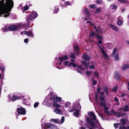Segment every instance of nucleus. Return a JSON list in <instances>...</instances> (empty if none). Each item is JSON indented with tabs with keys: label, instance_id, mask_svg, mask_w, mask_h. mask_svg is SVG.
I'll return each instance as SVG.
<instances>
[{
	"label": "nucleus",
	"instance_id": "nucleus-61",
	"mask_svg": "<svg viewBox=\"0 0 129 129\" xmlns=\"http://www.w3.org/2000/svg\"><path fill=\"white\" fill-rule=\"evenodd\" d=\"M119 129H126V127L125 126H121Z\"/></svg>",
	"mask_w": 129,
	"mask_h": 129
},
{
	"label": "nucleus",
	"instance_id": "nucleus-36",
	"mask_svg": "<svg viewBox=\"0 0 129 129\" xmlns=\"http://www.w3.org/2000/svg\"><path fill=\"white\" fill-rule=\"evenodd\" d=\"M63 65H66L67 66H69L70 67H71V63H69V62L68 61H67L63 63Z\"/></svg>",
	"mask_w": 129,
	"mask_h": 129
},
{
	"label": "nucleus",
	"instance_id": "nucleus-5",
	"mask_svg": "<svg viewBox=\"0 0 129 129\" xmlns=\"http://www.w3.org/2000/svg\"><path fill=\"white\" fill-rule=\"evenodd\" d=\"M23 24L22 23H19L17 24L16 25H12L8 27V29L9 30L16 31L17 29H20L23 27Z\"/></svg>",
	"mask_w": 129,
	"mask_h": 129
},
{
	"label": "nucleus",
	"instance_id": "nucleus-28",
	"mask_svg": "<svg viewBox=\"0 0 129 129\" xmlns=\"http://www.w3.org/2000/svg\"><path fill=\"white\" fill-rule=\"evenodd\" d=\"M81 63H82L84 66L87 68H88V67L89 64V62H87L84 61H81Z\"/></svg>",
	"mask_w": 129,
	"mask_h": 129
},
{
	"label": "nucleus",
	"instance_id": "nucleus-45",
	"mask_svg": "<svg viewBox=\"0 0 129 129\" xmlns=\"http://www.w3.org/2000/svg\"><path fill=\"white\" fill-rule=\"evenodd\" d=\"M104 109L105 110V113H107V114H108V107H104Z\"/></svg>",
	"mask_w": 129,
	"mask_h": 129
},
{
	"label": "nucleus",
	"instance_id": "nucleus-23",
	"mask_svg": "<svg viewBox=\"0 0 129 129\" xmlns=\"http://www.w3.org/2000/svg\"><path fill=\"white\" fill-rule=\"evenodd\" d=\"M82 58L83 59L86 61H89L90 59V57L86 54H83L82 56Z\"/></svg>",
	"mask_w": 129,
	"mask_h": 129
},
{
	"label": "nucleus",
	"instance_id": "nucleus-53",
	"mask_svg": "<svg viewBox=\"0 0 129 129\" xmlns=\"http://www.w3.org/2000/svg\"><path fill=\"white\" fill-rule=\"evenodd\" d=\"M96 2L98 4H100L102 2V0H96Z\"/></svg>",
	"mask_w": 129,
	"mask_h": 129
},
{
	"label": "nucleus",
	"instance_id": "nucleus-26",
	"mask_svg": "<svg viewBox=\"0 0 129 129\" xmlns=\"http://www.w3.org/2000/svg\"><path fill=\"white\" fill-rule=\"evenodd\" d=\"M26 19L27 22H30V21L34 19V18L32 17L29 15L27 16Z\"/></svg>",
	"mask_w": 129,
	"mask_h": 129
},
{
	"label": "nucleus",
	"instance_id": "nucleus-19",
	"mask_svg": "<svg viewBox=\"0 0 129 129\" xmlns=\"http://www.w3.org/2000/svg\"><path fill=\"white\" fill-rule=\"evenodd\" d=\"M24 34L25 35H27L28 36L31 37H33V34L32 31L29 30L28 31H24Z\"/></svg>",
	"mask_w": 129,
	"mask_h": 129
},
{
	"label": "nucleus",
	"instance_id": "nucleus-51",
	"mask_svg": "<svg viewBox=\"0 0 129 129\" xmlns=\"http://www.w3.org/2000/svg\"><path fill=\"white\" fill-rule=\"evenodd\" d=\"M89 68L90 69H94L95 68V66L94 64L90 65L89 66Z\"/></svg>",
	"mask_w": 129,
	"mask_h": 129
},
{
	"label": "nucleus",
	"instance_id": "nucleus-6",
	"mask_svg": "<svg viewBox=\"0 0 129 129\" xmlns=\"http://www.w3.org/2000/svg\"><path fill=\"white\" fill-rule=\"evenodd\" d=\"M71 103L69 102H67L65 104V106L66 108H68V111L70 112H72L75 110L76 105L78 104H79L77 102L74 103L73 106L72 107Z\"/></svg>",
	"mask_w": 129,
	"mask_h": 129
},
{
	"label": "nucleus",
	"instance_id": "nucleus-58",
	"mask_svg": "<svg viewBox=\"0 0 129 129\" xmlns=\"http://www.w3.org/2000/svg\"><path fill=\"white\" fill-rule=\"evenodd\" d=\"M65 4L68 5H71V3L69 1H68L67 2H65Z\"/></svg>",
	"mask_w": 129,
	"mask_h": 129
},
{
	"label": "nucleus",
	"instance_id": "nucleus-20",
	"mask_svg": "<svg viewBox=\"0 0 129 129\" xmlns=\"http://www.w3.org/2000/svg\"><path fill=\"white\" fill-rule=\"evenodd\" d=\"M32 17L34 18V19L35 18L38 16L37 13L34 11H33L31 12L30 14L29 15Z\"/></svg>",
	"mask_w": 129,
	"mask_h": 129
},
{
	"label": "nucleus",
	"instance_id": "nucleus-41",
	"mask_svg": "<svg viewBox=\"0 0 129 129\" xmlns=\"http://www.w3.org/2000/svg\"><path fill=\"white\" fill-rule=\"evenodd\" d=\"M92 72V71H86V74L88 76H89L90 74Z\"/></svg>",
	"mask_w": 129,
	"mask_h": 129
},
{
	"label": "nucleus",
	"instance_id": "nucleus-12",
	"mask_svg": "<svg viewBox=\"0 0 129 129\" xmlns=\"http://www.w3.org/2000/svg\"><path fill=\"white\" fill-rule=\"evenodd\" d=\"M57 103L54 102L52 103H47V104H50L53 105V107L55 108L54 109H59L61 107V105Z\"/></svg>",
	"mask_w": 129,
	"mask_h": 129
},
{
	"label": "nucleus",
	"instance_id": "nucleus-63",
	"mask_svg": "<svg viewBox=\"0 0 129 129\" xmlns=\"http://www.w3.org/2000/svg\"><path fill=\"white\" fill-rule=\"evenodd\" d=\"M58 10L57 8H56L54 10V12L55 13H57L58 11Z\"/></svg>",
	"mask_w": 129,
	"mask_h": 129
},
{
	"label": "nucleus",
	"instance_id": "nucleus-2",
	"mask_svg": "<svg viewBox=\"0 0 129 129\" xmlns=\"http://www.w3.org/2000/svg\"><path fill=\"white\" fill-rule=\"evenodd\" d=\"M88 114L90 118L94 121L96 123V125H95L94 123L91 121L90 119L88 118H86V119L87 123L89 124L92 127L98 128V129H102V127L96 119V117L94 113L92 112H90V113H88Z\"/></svg>",
	"mask_w": 129,
	"mask_h": 129
},
{
	"label": "nucleus",
	"instance_id": "nucleus-44",
	"mask_svg": "<svg viewBox=\"0 0 129 129\" xmlns=\"http://www.w3.org/2000/svg\"><path fill=\"white\" fill-rule=\"evenodd\" d=\"M2 30L4 31H8L9 30L8 27L7 28L6 27H5L4 28H3Z\"/></svg>",
	"mask_w": 129,
	"mask_h": 129
},
{
	"label": "nucleus",
	"instance_id": "nucleus-62",
	"mask_svg": "<svg viewBox=\"0 0 129 129\" xmlns=\"http://www.w3.org/2000/svg\"><path fill=\"white\" fill-rule=\"evenodd\" d=\"M28 38H26L24 39V42L25 43H27L28 41Z\"/></svg>",
	"mask_w": 129,
	"mask_h": 129
},
{
	"label": "nucleus",
	"instance_id": "nucleus-29",
	"mask_svg": "<svg viewBox=\"0 0 129 129\" xmlns=\"http://www.w3.org/2000/svg\"><path fill=\"white\" fill-rule=\"evenodd\" d=\"M116 7L114 5L112 4L110 6V9L112 10V11H114L116 10Z\"/></svg>",
	"mask_w": 129,
	"mask_h": 129
},
{
	"label": "nucleus",
	"instance_id": "nucleus-3",
	"mask_svg": "<svg viewBox=\"0 0 129 129\" xmlns=\"http://www.w3.org/2000/svg\"><path fill=\"white\" fill-rule=\"evenodd\" d=\"M61 97L56 96V94L55 93H51L46 97L44 102L45 101L47 103L54 102L57 103V102H60L61 101Z\"/></svg>",
	"mask_w": 129,
	"mask_h": 129
},
{
	"label": "nucleus",
	"instance_id": "nucleus-42",
	"mask_svg": "<svg viewBox=\"0 0 129 129\" xmlns=\"http://www.w3.org/2000/svg\"><path fill=\"white\" fill-rule=\"evenodd\" d=\"M114 126L115 128H117L119 126V124L118 123L114 124Z\"/></svg>",
	"mask_w": 129,
	"mask_h": 129
},
{
	"label": "nucleus",
	"instance_id": "nucleus-32",
	"mask_svg": "<svg viewBox=\"0 0 129 129\" xmlns=\"http://www.w3.org/2000/svg\"><path fill=\"white\" fill-rule=\"evenodd\" d=\"M50 121H53L54 123H57L59 122L60 120L58 119H52L50 120Z\"/></svg>",
	"mask_w": 129,
	"mask_h": 129
},
{
	"label": "nucleus",
	"instance_id": "nucleus-33",
	"mask_svg": "<svg viewBox=\"0 0 129 129\" xmlns=\"http://www.w3.org/2000/svg\"><path fill=\"white\" fill-rule=\"evenodd\" d=\"M122 69L124 70L129 68V64H123L122 67Z\"/></svg>",
	"mask_w": 129,
	"mask_h": 129
},
{
	"label": "nucleus",
	"instance_id": "nucleus-24",
	"mask_svg": "<svg viewBox=\"0 0 129 129\" xmlns=\"http://www.w3.org/2000/svg\"><path fill=\"white\" fill-rule=\"evenodd\" d=\"M29 99V97L28 96H27L24 98L23 100L24 104L25 105L27 104Z\"/></svg>",
	"mask_w": 129,
	"mask_h": 129
},
{
	"label": "nucleus",
	"instance_id": "nucleus-37",
	"mask_svg": "<svg viewBox=\"0 0 129 129\" xmlns=\"http://www.w3.org/2000/svg\"><path fill=\"white\" fill-rule=\"evenodd\" d=\"M103 89L104 91L105 92L107 95L108 94V92L107 91L108 88L105 86H104L103 87Z\"/></svg>",
	"mask_w": 129,
	"mask_h": 129
},
{
	"label": "nucleus",
	"instance_id": "nucleus-14",
	"mask_svg": "<svg viewBox=\"0 0 129 129\" xmlns=\"http://www.w3.org/2000/svg\"><path fill=\"white\" fill-rule=\"evenodd\" d=\"M118 20L117 22V24L119 26L121 25H122L123 22V19L121 17L119 16L118 18Z\"/></svg>",
	"mask_w": 129,
	"mask_h": 129
},
{
	"label": "nucleus",
	"instance_id": "nucleus-52",
	"mask_svg": "<svg viewBox=\"0 0 129 129\" xmlns=\"http://www.w3.org/2000/svg\"><path fill=\"white\" fill-rule=\"evenodd\" d=\"M74 49L75 51H79V47L77 46H75L74 47Z\"/></svg>",
	"mask_w": 129,
	"mask_h": 129
},
{
	"label": "nucleus",
	"instance_id": "nucleus-47",
	"mask_svg": "<svg viewBox=\"0 0 129 129\" xmlns=\"http://www.w3.org/2000/svg\"><path fill=\"white\" fill-rule=\"evenodd\" d=\"M92 79L93 81V85H95L97 84V81L96 80H94L93 78H92Z\"/></svg>",
	"mask_w": 129,
	"mask_h": 129
},
{
	"label": "nucleus",
	"instance_id": "nucleus-46",
	"mask_svg": "<svg viewBox=\"0 0 129 129\" xmlns=\"http://www.w3.org/2000/svg\"><path fill=\"white\" fill-rule=\"evenodd\" d=\"M70 57L71 58H75V55L74 53H71V55H70Z\"/></svg>",
	"mask_w": 129,
	"mask_h": 129
},
{
	"label": "nucleus",
	"instance_id": "nucleus-15",
	"mask_svg": "<svg viewBox=\"0 0 129 129\" xmlns=\"http://www.w3.org/2000/svg\"><path fill=\"white\" fill-rule=\"evenodd\" d=\"M120 122L123 125L129 124L128 120L124 118L121 119L120 120Z\"/></svg>",
	"mask_w": 129,
	"mask_h": 129
},
{
	"label": "nucleus",
	"instance_id": "nucleus-9",
	"mask_svg": "<svg viewBox=\"0 0 129 129\" xmlns=\"http://www.w3.org/2000/svg\"><path fill=\"white\" fill-rule=\"evenodd\" d=\"M81 109V106L79 104H78L77 105H76L75 107L76 112L73 113V115L76 117H77L79 115V110Z\"/></svg>",
	"mask_w": 129,
	"mask_h": 129
},
{
	"label": "nucleus",
	"instance_id": "nucleus-31",
	"mask_svg": "<svg viewBox=\"0 0 129 129\" xmlns=\"http://www.w3.org/2000/svg\"><path fill=\"white\" fill-rule=\"evenodd\" d=\"M54 112L57 114H61L62 113L61 111L59 109H54Z\"/></svg>",
	"mask_w": 129,
	"mask_h": 129
},
{
	"label": "nucleus",
	"instance_id": "nucleus-22",
	"mask_svg": "<svg viewBox=\"0 0 129 129\" xmlns=\"http://www.w3.org/2000/svg\"><path fill=\"white\" fill-rule=\"evenodd\" d=\"M100 99L102 101H104L105 100V95L103 92H101L100 93Z\"/></svg>",
	"mask_w": 129,
	"mask_h": 129
},
{
	"label": "nucleus",
	"instance_id": "nucleus-34",
	"mask_svg": "<svg viewBox=\"0 0 129 129\" xmlns=\"http://www.w3.org/2000/svg\"><path fill=\"white\" fill-rule=\"evenodd\" d=\"M84 11L87 16L90 18V17H89V13L88 10L87 9H85L84 10Z\"/></svg>",
	"mask_w": 129,
	"mask_h": 129
},
{
	"label": "nucleus",
	"instance_id": "nucleus-39",
	"mask_svg": "<svg viewBox=\"0 0 129 129\" xmlns=\"http://www.w3.org/2000/svg\"><path fill=\"white\" fill-rule=\"evenodd\" d=\"M118 87L117 86H115L112 90V92H115L117 90Z\"/></svg>",
	"mask_w": 129,
	"mask_h": 129
},
{
	"label": "nucleus",
	"instance_id": "nucleus-40",
	"mask_svg": "<svg viewBox=\"0 0 129 129\" xmlns=\"http://www.w3.org/2000/svg\"><path fill=\"white\" fill-rule=\"evenodd\" d=\"M117 51V49L116 48H114L113 50L112 55H115L116 54L115 53Z\"/></svg>",
	"mask_w": 129,
	"mask_h": 129
},
{
	"label": "nucleus",
	"instance_id": "nucleus-57",
	"mask_svg": "<svg viewBox=\"0 0 129 129\" xmlns=\"http://www.w3.org/2000/svg\"><path fill=\"white\" fill-rule=\"evenodd\" d=\"M89 7L92 8H94L95 7V5H89Z\"/></svg>",
	"mask_w": 129,
	"mask_h": 129
},
{
	"label": "nucleus",
	"instance_id": "nucleus-49",
	"mask_svg": "<svg viewBox=\"0 0 129 129\" xmlns=\"http://www.w3.org/2000/svg\"><path fill=\"white\" fill-rule=\"evenodd\" d=\"M39 103L38 102H36L35 103L34 105V107L35 108H36L37 107L39 104Z\"/></svg>",
	"mask_w": 129,
	"mask_h": 129
},
{
	"label": "nucleus",
	"instance_id": "nucleus-10",
	"mask_svg": "<svg viewBox=\"0 0 129 129\" xmlns=\"http://www.w3.org/2000/svg\"><path fill=\"white\" fill-rule=\"evenodd\" d=\"M22 4L20 5L18 7V9H21V10L23 11V12H24L27 10L28 9L29 7L27 5H26V6L22 7Z\"/></svg>",
	"mask_w": 129,
	"mask_h": 129
},
{
	"label": "nucleus",
	"instance_id": "nucleus-59",
	"mask_svg": "<svg viewBox=\"0 0 129 129\" xmlns=\"http://www.w3.org/2000/svg\"><path fill=\"white\" fill-rule=\"evenodd\" d=\"M114 100L116 102H118L119 101L118 99H117L116 97H115L114 98Z\"/></svg>",
	"mask_w": 129,
	"mask_h": 129
},
{
	"label": "nucleus",
	"instance_id": "nucleus-30",
	"mask_svg": "<svg viewBox=\"0 0 129 129\" xmlns=\"http://www.w3.org/2000/svg\"><path fill=\"white\" fill-rule=\"evenodd\" d=\"M106 47L108 49H110L112 47V45L111 43H108L106 45Z\"/></svg>",
	"mask_w": 129,
	"mask_h": 129
},
{
	"label": "nucleus",
	"instance_id": "nucleus-38",
	"mask_svg": "<svg viewBox=\"0 0 129 129\" xmlns=\"http://www.w3.org/2000/svg\"><path fill=\"white\" fill-rule=\"evenodd\" d=\"M114 78L116 79H118L119 77V76L118 73H115L114 75Z\"/></svg>",
	"mask_w": 129,
	"mask_h": 129
},
{
	"label": "nucleus",
	"instance_id": "nucleus-60",
	"mask_svg": "<svg viewBox=\"0 0 129 129\" xmlns=\"http://www.w3.org/2000/svg\"><path fill=\"white\" fill-rule=\"evenodd\" d=\"M101 8H97L96 10V12L97 13H98L100 12V11Z\"/></svg>",
	"mask_w": 129,
	"mask_h": 129
},
{
	"label": "nucleus",
	"instance_id": "nucleus-25",
	"mask_svg": "<svg viewBox=\"0 0 129 129\" xmlns=\"http://www.w3.org/2000/svg\"><path fill=\"white\" fill-rule=\"evenodd\" d=\"M112 56L114 57L115 61H117L119 60V59L118 53H116L113 55H112Z\"/></svg>",
	"mask_w": 129,
	"mask_h": 129
},
{
	"label": "nucleus",
	"instance_id": "nucleus-17",
	"mask_svg": "<svg viewBox=\"0 0 129 129\" xmlns=\"http://www.w3.org/2000/svg\"><path fill=\"white\" fill-rule=\"evenodd\" d=\"M110 27L115 31H118V28L116 26L112 24H110L109 25Z\"/></svg>",
	"mask_w": 129,
	"mask_h": 129
},
{
	"label": "nucleus",
	"instance_id": "nucleus-55",
	"mask_svg": "<svg viewBox=\"0 0 129 129\" xmlns=\"http://www.w3.org/2000/svg\"><path fill=\"white\" fill-rule=\"evenodd\" d=\"M118 1L120 2L121 3H128L127 2L125 1L124 0H118Z\"/></svg>",
	"mask_w": 129,
	"mask_h": 129
},
{
	"label": "nucleus",
	"instance_id": "nucleus-11",
	"mask_svg": "<svg viewBox=\"0 0 129 129\" xmlns=\"http://www.w3.org/2000/svg\"><path fill=\"white\" fill-rule=\"evenodd\" d=\"M17 111L20 114H24L25 113V109L23 108H18Z\"/></svg>",
	"mask_w": 129,
	"mask_h": 129
},
{
	"label": "nucleus",
	"instance_id": "nucleus-64",
	"mask_svg": "<svg viewBox=\"0 0 129 129\" xmlns=\"http://www.w3.org/2000/svg\"><path fill=\"white\" fill-rule=\"evenodd\" d=\"M101 90V88L100 87H98L97 89V91L98 92H100Z\"/></svg>",
	"mask_w": 129,
	"mask_h": 129
},
{
	"label": "nucleus",
	"instance_id": "nucleus-27",
	"mask_svg": "<svg viewBox=\"0 0 129 129\" xmlns=\"http://www.w3.org/2000/svg\"><path fill=\"white\" fill-rule=\"evenodd\" d=\"M53 125V124L49 123H46L44 125V128H50L51 126Z\"/></svg>",
	"mask_w": 129,
	"mask_h": 129
},
{
	"label": "nucleus",
	"instance_id": "nucleus-48",
	"mask_svg": "<svg viewBox=\"0 0 129 129\" xmlns=\"http://www.w3.org/2000/svg\"><path fill=\"white\" fill-rule=\"evenodd\" d=\"M94 75L97 77H98L99 75L98 73L97 72H95L94 74Z\"/></svg>",
	"mask_w": 129,
	"mask_h": 129
},
{
	"label": "nucleus",
	"instance_id": "nucleus-16",
	"mask_svg": "<svg viewBox=\"0 0 129 129\" xmlns=\"http://www.w3.org/2000/svg\"><path fill=\"white\" fill-rule=\"evenodd\" d=\"M101 52L102 53V55L103 57L105 59H107L109 58V57L107 55L106 52L104 50H102Z\"/></svg>",
	"mask_w": 129,
	"mask_h": 129
},
{
	"label": "nucleus",
	"instance_id": "nucleus-7",
	"mask_svg": "<svg viewBox=\"0 0 129 129\" xmlns=\"http://www.w3.org/2000/svg\"><path fill=\"white\" fill-rule=\"evenodd\" d=\"M87 23H89L91 25L93 26L94 28L95 29V31L99 33L103 34L106 31L103 30L99 26H98L96 28L95 25L93 24L91 22L88 21H87Z\"/></svg>",
	"mask_w": 129,
	"mask_h": 129
},
{
	"label": "nucleus",
	"instance_id": "nucleus-43",
	"mask_svg": "<svg viewBox=\"0 0 129 129\" xmlns=\"http://www.w3.org/2000/svg\"><path fill=\"white\" fill-rule=\"evenodd\" d=\"M77 67L81 70L84 71V68L82 66H77Z\"/></svg>",
	"mask_w": 129,
	"mask_h": 129
},
{
	"label": "nucleus",
	"instance_id": "nucleus-54",
	"mask_svg": "<svg viewBox=\"0 0 129 129\" xmlns=\"http://www.w3.org/2000/svg\"><path fill=\"white\" fill-rule=\"evenodd\" d=\"M64 116H62L61 118V123H62L64 121Z\"/></svg>",
	"mask_w": 129,
	"mask_h": 129
},
{
	"label": "nucleus",
	"instance_id": "nucleus-21",
	"mask_svg": "<svg viewBox=\"0 0 129 129\" xmlns=\"http://www.w3.org/2000/svg\"><path fill=\"white\" fill-rule=\"evenodd\" d=\"M98 40V43L99 44H101L102 43V40L103 38V37L102 36L97 35L96 36Z\"/></svg>",
	"mask_w": 129,
	"mask_h": 129
},
{
	"label": "nucleus",
	"instance_id": "nucleus-50",
	"mask_svg": "<svg viewBox=\"0 0 129 129\" xmlns=\"http://www.w3.org/2000/svg\"><path fill=\"white\" fill-rule=\"evenodd\" d=\"M71 65L74 68H75L77 66H78V65H77L75 63H71Z\"/></svg>",
	"mask_w": 129,
	"mask_h": 129
},
{
	"label": "nucleus",
	"instance_id": "nucleus-1",
	"mask_svg": "<svg viewBox=\"0 0 129 129\" xmlns=\"http://www.w3.org/2000/svg\"><path fill=\"white\" fill-rule=\"evenodd\" d=\"M14 6L13 2L12 0H2L0 1V16L5 18L8 17L10 12Z\"/></svg>",
	"mask_w": 129,
	"mask_h": 129
},
{
	"label": "nucleus",
	"instance_id": "nucleus-8",
	"mask_svg": "<svg viewBox=\"0 0 129 129\" xmlns=\"http://www.w3.org/2000/svg\"><path fill=\"white\" fill-rule=\"evenodd\" d=\"M8 101L9 102L14 101L16 100L19 99V97L13 94H10L8 96Z\"/></svg>",
	"mask_w": 129,
	"mask_h": 129
},
{
	"label": "nucleus",
	"instance_id": "nucleus-4",
	"mask_svg": "<svg viewBox=\"0 0 129 129\" xmlns=\"http://www.w3.org/2000/svg\"><path fill=\"white\" fill-rule=\"evenodd\" d=\"M68 56L66 55L60 56L58 58H56V60L57 64L56 66L57 68L59 69H63V67L59 66L61 65L62 63L64 60L68 59Z\"/></svg>",
	"mask_w": 129,
	"mask_h": 129
},
{
	"label": "nucleus",
	"instance_id": "nucleus-18",
	"mask_svg": "<svg viewBox=\"0 0 129 129\" xmlns=\"http://www.w3.org/2000/svg\"><path fill=\"white\" fill-rule=\"evenodd\" d=\"M119 111L123 110V111L125 112L129 110V107L127 106H125L123 107L120 108L119 109Z\"/></svg>",
	"mask_w": 129,
	"mask_h": 129
},
{
	"label": "nucleus",
	"instance_id": "nucleus-35",
	"mask_svg": "<svg viewBox=\"0 0 129 129\" xmlns=\"http://www.w3.org/2000/svg\"><path fill=\"white\" fill-rule=\"evenodd\" d=\"M95 33L93 31L91 32L90 34L89 35V38H92L95 35Z\"/></svg>",
	"mask_w": 129,
	"mask_h": 129
},
{
	"label": "nucleus",
	"instance_id": "nucleus-13",
	"mask_svg": "<svg viewBox=\"0 0 129 129\" xmlns=\"http://www.w3.org/2000/svg\"><path fill=\"white\" fill-rule=\"evenodd\" d=\"M111 111L114 115H116V116L118 117H120L121 116H122L124 115V114L123 113H121L119 112H116L113 110H112Z\"/></svg>",
	"mask_w": 129,
	"mask_h": 129
},
{
	"label": "nucleus",
	"instance_id": "nucleus-56",
	"mask_svg": "<svg viewBox=\"0 0 129 129\" xmlns=\"http://www.w3.org/2000/svg\"><path fill=\"white\" fill-rule=\"evenodd\" d=\"M99 96L98 95V93H96L95 94V98L96 99V100L97 101H98V99Z\"/></svg>",
	"mask_w": 129,
	"mask_h": 129
}]
</instances>
